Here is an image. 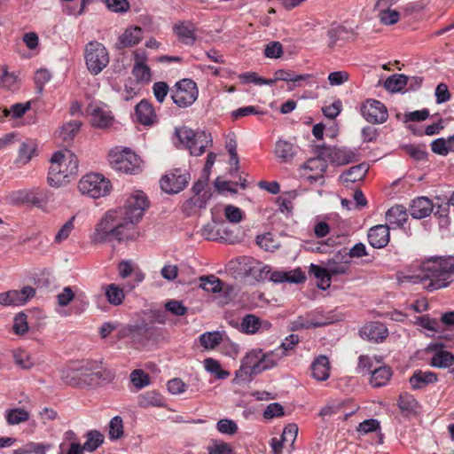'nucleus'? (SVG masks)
Segmentation results:
<instances>
[{
    "label": "nucleus",
    "mask_w": 454,
    "mask_h": 454,
    "mask_svg": "<svg viewBox=\"0 0 454 454\" xmlns=\"http://www.w3.org/2000/svg\"><path fill=\"white\" fill-rule=\"evenodd\" d=\"M111 184L108 179L100 174H88L78 183L79 191L91 198L98 199L109 194Z\"/></svg>",
    "instance_id": "nucleus-9"
},
{
    "label": "nucleus",
    "mask_w": 454,
    "mask_h": 454,
    "mask_svg": "<svg viewBox=\"0 0 454 454\" xmlns=\"http://www.w3.org/2000/svg\"><path fill=\"white\" fill-rule=\"evenodd\" d=\"M256 244L265 251L273 252L279 247V242L275 239L272 233H265L256 238Z\"/></svg>",
    "instance_id": "nucleus-49"
},
{
    "label": "nucleus",
    "mask_w": 454,
    "mask_h": 454,
    "mask_svg": "<svg viewBox=\"0 0 454 454\" xmlns=\"http://www.w3.org/2000/svg\"><path fill=\"white\" fill-rule=\"evenodd\" d=\"M5 419L9 425H18L29 419V412L23 408L10 409L6 411Z\"/></svg>",
    "instance_id": "nucleus-43"
},
{
    "label": "nucleus",
    "mask_w": 454,
    "mask_h": 454,
    "mask_svg": "<svg viewBox=\"0 0 454 454\" xmlns=\"http://www.w3.org/2000/svg\"><path fill=\"white\" fill-rule=\"evenodd\" d=\"M392 375L393 371L390 366H380L372 372L370 383L373 387H384L389 382Z\"/></svg>",
    "instance_id": "nucleus-30"
},
{
    "label": "nucleus",
    "mask_w": 454,
    "mask_h": 454,
    "mask_svg": "<svg viewBox=\"0 0 454 454\" xmlns=\"http://www.w3.org/2000/svg\"><path fill=\"white\" fill-rule=\"evenodd\" d=\"M82 387H93L111 381L114 373L103 367L99 361H83L77 364Z\"/></svg>",
    "instance_id": "nucleus-4"
},
{
    "label": "nucleus",
    "mask_w": 454,
    "mask_h": 454,
    "mask_svg": "<svg viewBox=\"0 0 454 454\" xmlns=\"http://www.w3.org/2000/svg\"><path fill=\"white\" fill-rule=\"evenodd\" d=\"M190 180V174L184 168H174L160 179V188L167 193H177L183 191Z\"/></svg>",
    "instance_id": "nucleus-11"
},
{
    "label": "nucleus",
    "mask_w": 454,
    "mask_h": 454,
    "mask_svg": "<svg viewBox=\"0 0 454 454\" xmlns=\"http://www.w3.org/2000/svg\"><path fill=\"white\" fill-rule=\"evenodd\" d=\"M223 283L215 275L202 276L200 278V287L208 293H220Z\"/></svg>",
    "instance_id": "nucleus-39"
},
{
    "label": "nucleus",
    "mask_w": 454,
    "mask_h": 454,
    "mask_svg": "<svg viewBox=\"0 0 454 454\" xmlns=\"http://www.w3.org/2000/svg\"><path fill=\"white\" fill-rule=\"evenodd\" d=\"M13 357L15 364L19 365L21 369L28 370L32 368L35 364V362L31 355L26 350L19 349L14 351Z\"/></svg>",
    "instance_id": "nucleus-52"
},
{
    "label": "nucleus",
    "mask_w": 454,
    "mask_h": 454,
    "mask_svg": "<svg viewBox=\"0 0 454 454\" xmlns=\"http://www.w3.org/2000/svg\"><path fill=\"white\" fill-rule=\"evenodd\" d=\"M390 227L387 224H378L369 229L367 239L374 248H383L390 240Z\"/></svg>",
    "instance_id": "nucleus-18"
},
{
    "label": "nucleus",
    "mask_w": 454,
    "mask_h": 454,
    "mask_svg": "<svg viewBox=\"0 0 454 454\" xmlns=\"http://www.w3.org/2000/svg\"><path fill=\"white\" fill-rule=\"evenodd\" d=\"M367 254H368L365 246L363 243L359 242L356 243L348 251H347V248H343L338 253L336 257L338 259L340 257V260H343L346 256H348L349 258H361L366 256Z\"/></svg>",
    "instance_id": "nucleus-48"
},
{
    "label": "nucleus",
    "mask_w": 454,
    "mask_h": 454,
    "mask_svg": "<svg viewBox=\"0 0 454 454\" xmlns=\"http://www.w3.org/2000/svg\"><path fill=\"white\" fill-rule=\"evenodd\" d=\"M238 262L240 269L247 275H250L257 280L270 278V274L273 272L269 265L258 262L252 257L244 256L239 258Z\"/></svg>",
    "instance_id": "nucleus-15"
},
{
    "label": "nucleus",
    "mask_w": 454,
    "mask_h": 454,
    "mask_svg": "<svg viewBox=\"0 0 454 454\" xmlns=\"http://www.w3.org/2000/svg\"><path fill=\"white\" fill-rule=\"evenodd\" d=\"M106 296L109 303L120 305L124 299V292L117 285L110 284L106 287Z\"/></svg>",
    "instance_id": "nucleus-47"
},
{
    "label": "nucleus",
    "mask_w": 454,
    "mask_h": 454,
    "mask_svg": "<svg viewBox=\"0 0 454 454\" xmlns=\"http://www.w3.org/2000/svg\"><path fill=\"white\" fill-rule=\"evenodd\" d=\"M197 84L191 79L177 82L171 90V98L179 107H188L198 98Z\"/></svg>",
    "instance_id": "nucleus-10"
},
{
    "label": "nucleus",
    "mask_w": 454,
    "mask_h": 454,
    "mask_svg": "<svg viewBox=\"0 0 454 454\" xmlns=\"http://www.w3.org/2000/svg\"><path fill=\"white\" fill-rule=\"evenodd\" d=\"M78 170V160L68 150L56 152L51 159L48 183L51 186L59 187L69 182V177Z\"/></svg>",
    "instance_id": "nucleus-3"
},
{
    "label": "nucleus",
    "mask_w": 454,
    "mask_h": 454,
    "mask_svg": "<svg viewBox=\"0 0 454 454\" xmlns=\"http://www.w3.org/2000/svg\"><path fill=\"white\" fill-rule=\"evenodd\" d=\"M242 361L246 364L247 368L252 370L254 374H259L263 372L262 349L251 350L246 355Z\"/></svg>",
    "instance_id": "nucleus-33"
},
{
    "label": "nucleus",
    "mask_w": 454,
    "mask_h": 454,
    "mask_svg": "<svg viewBox=\"0 0 454 454\" xmlns=\"http://www.w3.org/2000/svg\"><path fill=\"white\" fill-rule=\"evenodd\" d=\"M362 116L370 123H383L387 120L388 114L383 103L376 99H367L361 106Z\"/></svg>",
    "instance_id": "nucleus-12"
},
{
    "label": "nucleus",
    "mask_w": 454,
    "mask_h": 454,
    "mask_svg": "<svg viewBox=\"0 0 454 454\" xmlns=\"http://www.w3.org/2000/svg\"><path fill=\"white\" fill-rule=\"evenodd\" d=\"M132 74L139 82H149L151 81V69L147 65H134Z\"/></svg>",
    "instance_id": "nucleus-58"
},
{
    "label": "nucleus",
    "mask_w": 454,
    "mask_h": 454,
    "mask_svg": "<svg viewBox=\"0 0 454 454\" xmlns=\"http://www.w3.org/2000/svg\"><path fill=\"white\" fill-rule=\"evenodd\" d=\"M31 108V102L26 103H16L12 105L9 109L4 110V116H12V118H20L25 113Z\"/></svg>",
    "instance_id": "nucleus-55"
},
{
    "label": "nucleus",
    "mask_w": 454,
    "mask_h": 454,
    "mask_svg": "<svg viewBox=\"0 0 454 454\" xmlns=\"http://www.w3.org/2000/svg\"><path fill=\"white\" fill-rule=\"evenodd\" d=\"M137 404L144 409L150 407H164L165 399L160 393L154 390H149L137 396Z\"/></svg>",
    "instance_id": "nucleus-29"
},
{
    "label": "nucleus",
    "mask_w": 454,
    "mask_h": 454,
    "mask_svg": "<svg viewBox=\"0 0 454 454\" xmlns=\"http://www.w3.org/2000/svg\"><path fill=\"white\" fill-rule=\"evenodd\" d=\"M123 435V423L120 416L114 417L109 424V438L111 440L120 439Z\"/></svg>",
    "instance_id": "nucleus-56"
},
{
    "label": "nucleus",
    "mask_w": 454,
    "mask_h": 454,
    "mask_svg": "<svg viewBox=\"0 0 454 454\" xmlns=\"http://www.w3.org/2000/svg\"><path fill=\"white\" fill-rule=\"evenodd\" d=\"M143 38V31L139 27H133L127 28L124 33L119 37L116 43L117 49H123L132 47L139 43Z\"/></svg>",
    "instance_id": "nucleus-27"
},
{
    "label": "nucleus",
    "mask_w": 454,
    "mask_h": 454,
    "mask_svg": "<svg viewBox=\"0 0 454 454\" xmlns=\"http://www.w3.org/2000/svg\"><path fill=\"white\" fill-rule=\"evenodd\" d=\"M391 6L380 7L379 18L384 25H394L400 20V12L390 9Z\"/></svg>",
    "instance_id": "nucleus-45"
},
{
    "label": "nucleus",
    "mask_w": 454,
    "mask_h": 454,
    "mask_svg": "<svg viewBox=\"0 0 454 454\" xmlns=\"http://www.w3.org/2000/svg\"><path fill=\"white\" fill-rule=\"evenodd\" d=\"M270 280L274 283H292L300 284L306 280L305 273L301 269L291 270H274L270 277Z\"/></svg>",
    "instance_id": "nucleus-20"
},
{
    "label": "nucleus",
    "mask_w": 454,
    "mask_h": 454,
    "mask_svg": "<svg viewBox=\"0 0 454 454\" xmlns=\"http://www.w3.org/2000/svg\"><path fill=\"white\" fill-rule=\"evenodd\" d=\"M409 82V76L403 74H395L389 76L385 82V88L392 92L402 91Z\"/></svg>",
    "instance_id": "nucleus-40"
},
{
    "label": "nucleus",
    "mask_w": 454,
    "mask_h": 454,
    "mask_svg": "<svg viewBox=\"0 0 454 454\" xmlns=\"http://www.w3.org/2000/svg\"><path fill=\"white\" fill-rule=\"evenodd\" d=\"M343 25H333L326 32L328 37L327 49L333 51L339 40H342L341 33L344 32Z\"/></svg>",
    "instance_id": "nucleus-53"
},
{
    "label": "nucleus",
    "mask_w": 454,
    "mask_h": 454,
    "mask_svg": "<svg viewBox=\"0 0 454 454\" xmlns=\"http://www.w3.org/2000/svg\"><path fill=\"white\" fill-rule=\"evenodd\" d=\"M438 381V376L435 372L430 371L415 370L409 379V382L413 390L426 388L428 385Z\"/></svg>",
    "instance_id": "nucleus-21"
},
{
    "label": "nucleus",
    "mask_w": 454,
    "mask_h": 454,
    "mask_svg": "<svg viewBox=\"0 0 454 454\" xmlns=\"http://www.w3.org/2000/svg\"><path fill=\"white\" fill-rule=\"evenodd\" d=\"M408 220L406 207L403 205H395L386 213V221L390 229L403 228V224Z\"/></svg>",
    "instance_id": "nucleus-24"
},
{
    "label": "nucleus",
    "mask_w": 454,
    "mask_h": 454,
    "mask_svg": "<svg viewBox=\"0 0 454 454\" xmlns=\"http://www.w3.org/2000/svg\"><path fill=\"white\" fill-rule=\"evenodd\" d=\"M176 136L193 156H200L205 153L206 148L212 145L210 134L205 131L195 132L186 127L176 129Z\"/></svg>",
    "instance_id": "nucleus-5"
},
{
    "label": "nucleus",
    "mask_w": 454,
    "mask_h": 454,
    "mask_svg": "<svg viewBox=\"0 0 454 454\" xmlns=\"http://www.w3.org/2000/svg\"><path fill=\"white\" fill-rule=\"evenodd\" d=\"M87 113L90 116V122L94 127L106 129L113 123L114 116L112 113L104 107L90 104L87 107Z\"/></svg>",
    "instance_id": "nucleus-17"
},
{
    "label": "nucleus",
    "mask_w": 454,
    "mask_h": 454,
    "mask_svg": "<svg viewBox=\"0 0 454 454\" xmlns=\"http://www.w3.org/2000/svg\"><path fill=\"white\" fill-rule=\"evenodd\" d=\"M130 380L137 388H142L150 384V379L148 374H146L144 371L138 369L134 370L130 373Z\"/></svg>",
    "instance_id": "nucleus-60"
},
{
    "label": "nucleus",
    "mask_w": 454,
    "mask_h": 454,
    "mask_svg": "<svg viewBox=\"0 0 454 454\" xmlns=\"http://www.w3.org/2000/svg\"><path fill=\"white\" fill-rule=\"evenodd\" d=\"M450 206L449 202L446 205H438L435 208L434 215L438 218L440 227H447L450 224Z\"/></svg>",
    "instance_id": "nucleus-59"
},
{
    "label": "nucleus",
    "mask_w": 454,
    "mask_h": 454,
    "mask_svg": "<svg viewBox=\"0 0 454 454\" xmlns=\"http://www.w3.org/2000/svg\"><path fill=\"white\" fill-rule=\"evenodd\" d=\"M419 277L427 291H434L450 285L454 274L453 256H434L421 262Z\"/></svg>",
    "instance_id": "nucleus-2"
},
{
    "label": "nucleus",
    "mask_w": 454,
    "mask_h": 454,
    "mask_svg": "<svg viewBox=\"0 0 454 454\" xmlns=\"http://www.w3.org/2000/svg\"><path fill=\"white\" fill-rule=\"evenodd\" d=\"M208 454H234L231 444L225 442H215L207 447Z\"/></svg>",
    "instance_id": "nucleus-64"
},
{
    "label": "nucleus",
    "mask_w": 454,
    "mask_h": 454,
    "mask_svg": "<svg viewBox=\"0 0 454 454\" xmlns=\"http://www.w3.org/2000/svg\"><path fill=\"white\" fill-rule=\"evenodd\" d=\"M109 163L113 168L126 174L135 175L141 171V160L129 149L113 150L109 153Z\"/></svg>",
    "instance_id": "nucleus-8"
},
{
    "label": "nucleus",
    "mask_w": 454,
    "mask_h": 454,
    "mask_svg": "<svg viewBox=\"0 0 454 454\" xmlns=\"http://www.w3.org/2000/svg\"><path fill=\"white\" fill-rule=\"evenodd\" d=\"M433 202L427 197H418L410 205V214L415 219L425 218L434 211Z\"/></svg>",
    "instance_id": "nucleus-23"
},
{
    "label": "nucleus",
    "mask_w": 454,
    "mask_h": 454,
    "mask_svg": "<svg viewBox=\"0 0 454 454\" xmlns=\"http://www.w3.org/2000/svg\"><path fill=\"white\" fill-rule=\"evenodd\" d=\"M150 206L146 194L135 191L127 198L123 207L108 210L95 226L90 240L94 244L125 241L138 235L136 224Z\"/></svg>",
    "instance_id": "nucleus-1"
},
{
    "label": "nucleus",
    "mask_w": 454,
    "mask_h": 454,
    "mask_svg": "<svg viewBox=\"0 0 454 454\" xmlns=\"http://www.w3.org/2000/svg\"><path fill=\"white\" fill-rule=\"evenodd\" d=\"M332 370L330 358L325 355L314 357V380L325 381L329 379Z\"/></svg>",
    "instance_id": "nucleus-26"
},
{
    "label": "nucleus",
    "mask_w": 454,
    "mask_h": 454,
    "mask_svg": "<svg viewBox=\"0 0 454 454\" xmlns=\"http://www.w3.org/2000/svg\"><path fill=\"white\" fill-rule=\"evenodd\" d=\"M205 369L214 374L219 380L226 379L230 372L221 368L220 363L214 358H207L204 360Z\"/></svg>",
    "instance_id": "nucleus-50"
},
{
    "label": "nucleus",
    "mask_w": 454,
    "mask_h": 454,
    "mask_svg": "<svg viewBox=\"0 0 454 454\" xmlns=\"http://www.w3.org/2000/svg\"><path fill=\"white\" fill-rule=\"evenodd\" d=\"M362 338L376 343L382 342L388 336V330L380 322H370L360 330Z\"/></svg>",
    "instance_id": "nucleus-19"
},
{
    "label": "nucleus",
    "mask_w": 454,
    "mask_h": 454,
    "mask_svg": "<svg viewBox=\"0 0 454 454\" xmlns=\"http://www.w3.org/2000/svg\"><path fill=\"white\" fill-rule=\"evenodd\" d=\"M209 198L210 194L207 192H204L202 194H194L184 202L182 206L183 211L186 215H191L195 208L200 209L205 207Z\"/></svg>",
    "instance_id": "nucleus-34"
},
{
    "label": "nucleus",
    "mask_w": 454,
    "mask_h": 454,
    "mask_svg": "<svg viewBox=\"0 0 454 454\" xmlns=\"http://www.w3.org/2000/svg\"><path fill=\"white\" fill-rule=\"evenodd\" d=\"M216 428L221 434L233 435L238 431L237 424L228 419H220L216 424Z\"/></svg>",
    "instance_id": "nucleus-62"
},
{
    "label": "nucleus",
    "mask_w": 454,
    "mask_h": 454,
    "mask_svg": "<svg viewBox=\"0 0 454 454\" xmlns=\"http://www.w3.org/2000/svg\"><path fill=\"white\" fill-rule=\"evenodd\" d=\"M358 153L356 150L347 148H336L333 154V164L346 165L358 160Z\"/></svg>",
    "instance_id": "nucleus-38"
},
{
    "label": "nucleus",
    "mask_w": 454,
    "mask_h": 454,
    "mask_svg": "<svg viewBox=\"0 0 454 454\" xmlns=\"http://www.w3.org/2000/svg\"><path fill=\"white\" fill-rule=\"evenodd\" d=\"M87 441L83 444L86 451L93 452L104 442V435L98 430H90L86 434Z\"/></svg>",
    "instance_id": "nucleus-42"
},
{
    "label": "nucleus",
    "mask_w": 454,
    "mask_h": 454,
    "mask_svg": "<svg viewBox=\"0 0 454 454\" xmlns=\"http://www.w3.org/2000/svg\"><path fill=\"white\" fill-rule=\"evenodd\" d=\"M283 357L284 351H282L280 348H276L269 353L262 352L263 371L276 366Z\"/></svg>",
    "instance_id": "nucleus-46"
},
{
    "label": "nucleus",
    "mask_w": 454,
    "mask_h": 454,
    "mask_svg": "<svg viewBox=\"0 0 454 454\" xmlns=\"http://www.w3.org/2000/svg\"><path fill=\"white\" fill-rule=\"evenodd\" d=\"M174 34L185 44H192L196 40L195 26L189 21L180 22L173 27Z\"/></svg>",
    "instance_id": "nucleus-28"
},
{
    "label": "nucleus",
    "mask_w": 454,
    "mask_h": 454,
    "mask_svg": "<svg viewBox=\"0 0 454 454\" xmlns=\"http://www.w3.org/2000/svg\"><path fill=\"white\" fill-rule=\"evenodd\" d=\"M416 404L417 402L411 395L405 393L399 395L397 405L403 413L410 414L414 411Z\"/></svg>",
    "instance_id": "nucleus-54"
},
{
    "label": "nucleus",
    "mask_w": 454,
    "mask_h": 454,
    "mask_svg": "<svg viewBox=\"0 0 454 454\" xmlns=\"http://www.w3.org/2000/svg\"><path fill=\"white\" fill-rule=\"evenodd\" d=\"M454 363V355L447 350H436L431 357L430 364L437 368H449Z\"/></svg>",
    "instance_id": "nucleus-37"
},
{
    "label": "nucleus",
    "mask_w": 454,
    "mask_h": 454,
    "mask_svg": "<svg viewBox=\"0 0 454 454\" xmlns=\"http://www.w3.org/2000/svg\"><path fill=\"white\" fill-rule=\"evenodd\" d=\"M274 153L281 162H289L295 156L294 146L286 140L279 139L276 142Z\"/></svg>",
    "instance_id": "nucleus-31"
},
{
    "label": "nucleus",
    "mask_w": 454,
    "mask_h": 454,
    "mask_svg": "<svg viewBox=\"0 0 454 454\" xmlns=\"http://www.w3.org/2000/svg\"><path fill=\"white\" fill-rule=\"evenodd\" d=\"M61 380L73 387H82L81 378L79 376L78 367L67 366L60 371Z\"/></svg>",
    "instance_id": "nucleus-41"
},
{
    "label": "nucleus",
    "mask_w": 454,
    "mask_h": 454,
    "mask_svg": "<svg viewBox=\"0 0 454 454\" xmlns=\"http://www.w3.org/2000/svg\"><path fill=\"white\" fill-rule=\"evenodd\" d=\"M224 340L225 333L219 331L207 332L200 336V345L206 349H214Z\"/></svg>",
    "instance_id": "nucleus-35"
},
{
    "label": "nucleus",
    "mask_w": 454,
    "mask_h": 454,
    "mask_svg": "<svg viewBox=\"0 0 454 454\" xmlns=\"http://www.w3.org/2000/svg\"><path fill=\"white\" fill-rule=\"evenodd\" d=\"M37 144L35 140L27 138L22 141L18 150L15 164L19 167L27 164L36 155Z\"/></svg>",
    "instance_id": "nucleus-25"
},
{
    "label": "nucleus",
    "mask_w": 454,
    "mask_h": 454,
    "mask_svg": "<svg viewBox=\"0 0 454 454\" xmlns=\"http://www.w3.org/2000/svg\"><path fill=\"white\" fill-rule=\"evenodd\" d=\"M270 323L268 321H261L259 317L254 315H247L241 322V329L244 333L254 334L261 328L268 329Z\"/></svg>",
    "instance_id": "nucleus-32"
},
{
    "label": "nucleus",
    "mask_w": 454,
    "mask_h": 454,
    "mask_svg": "<svg viewBox=\"0 0 454 454\" xmlns=\"http://www.w3.org/2000/svg\"><path fill=\"white\" fill-rule=\"evenodd\" d=\"M35 291L31 286H25L21 290H10L0 294V305L21 306L34 297Z\"/></svg>",
    "instance_id": "nucleus-16"
},
{
    "label": "nucleus",
    "mask_w": 454,
    "mask_h": 454,
    "mask_svg": "<svg viewBox=\"0 0 454 454\" xmlns=\"http://www.w3.org/2000/svg\"><path fill=\"white\" fill-rule=\"evenodd\" d=\"M335 149L325 144L314 145V170H319V173L314 174V182L317 181V176H323L328 168V162L333 163Z\"/></svg>",
    "instance_id": "nucleus-13"
},
{
    "label": "nucleus",
    "mask_w": 454,
    "mask_h": 454,
    "mask_svg": "<svg viewBox=\"0 0 454 454\" xmlns=\"http://www.w3.org/2000/svg\"><path fill=\"white\" fill-rule=\"evenodd\" d=\"M369 170V165L365 162L349 168L342 174L345 182L355 183L363 180Z\"/></svg>",
    "instance_id": "nucleus-36"
},
{
    "label": "nucleus",
    "mask_w": 454,
    "mask_h": 454,
    "mask_svg": "<svg viewBox=\"0 0 454 454\" xmlns=\"http://www.w3.org/2000/svg\"><path fill=\"white\" fill-rule=\"evenodd\" d=\"M321 111L330 122L328 126L323 122L314 124V138L323 140L325 132L326 137L335 138L338 135L336 118L342 111L341 100L335 99L331 105L322 106Z\"/></svg>",
    "instance_id": "nucleus-6"
},
{
    "label": "nucleus",
    "mask_w": 454,
    "mask_h": 454,
    "mask_svg": "<svg viewBox=\"0 0 454 454\" xmlns=\"http://www.w3.org/2000/svg\"><path fill=\"white\" fill-rule=\"evenodd\" d=\"M17 76L12 73H9L7 68L3 67L2 74H0V85L8 90H15L17 88Z\"/></svg>",
    "instance_id": "nucleus-57"
},
{
    "label": "nucleus",
    "mask_w": 454,
    "mask_h": 454,
    "mask_svg": "<svg viewBox=\"0 0 454 454\" xmlns=\"http://www.w3.org/2000/svg\"><path fill=\"white\" fill-rule=\"evenodd\" d=\"M314 278L317 279V286L319 289L325 291L330 287L332 275L325 268L314 264Z\"/></svg>",
    "instance_id": "nucleus-44"
},
{
    "label": "nucleus",
    "mask_w": 454,
    "mask_h": 454,
    "mask_svg": "<svg viewBox=\"0 0 454 454\" xmlns=\"http://www.w3.org/2000/svg\"><path fill=\"white\" fill-rule=\"evenodd\" d=\"M51 192L43 188L18 191L13 193V200L17 202L29 203L37 207H43L51 198Z\"/></svg>",
    "instance_id": "nucleus-14"
},
{
    "label": "nucleus",
    "mask_w": 454,
    "mask_h": 454,
    "mask_svg": "<svg viewBox=\"0 0 454 454\" xmlns=\"http://www.w3.org/2000/svg\"><path fill=\"white\" fill-rule=\"evenodd\" d=\"M81 125L82 122L80 121H72L63 125L59 134L61 138L66 142L73 140L78 133Z\"/></svg>",
    "instance_id": "nucleus-51"
},
{
    "label": "nucleus",
    "mask_w": 454,
    "mask_h": 454,
    "mask_svg": "<svg viewBox=\"0 0 454 454\" xmlns=\"http://www.w3.org/2000/svg\"><path fill=\"white\" fill-rule=\"evenodd\" d=\"M325 270L333 276L345 275L349 272L348 262H337L329 261Z\"/></svg>",
    "instance_id": "nucleus-61"
},
{
    "label": "nucleus",
    "mask_w": 454,
    "mask_h": 454,
    "mask_svg": "<svg viewBox=\"0 0 454 454\" xmlns=\"http://www.w3.org/2000/svg\"><path fill=\"white\" fill-rule=\"evenodd\" d=\"M74 287L65 286L57 295V301L59 306L66 307L70 304V302L74 299Z\"/></svg>",
    "instance_id": "nucleus-63"
},
{
    "label": "nucleus",
    "mask_w": 454,
    "mask_h": 454,
    "mask_svg": "<svg viewBox=\"0 0 454 454\" xmlns=\"http://www.w3.org/2000/svg\"><path fill=\"white\" fill-rule=\"evenodd\" d=\"M85 63L89 72L97 75L109 63V54L106 48L97 41H91L85 46Z\"/></svg>",
    "instance_id": "nucleus-7"
},
{
    "label": "nucleus",
    "mask_w": 454,
    "mask_h": 454,
    "mask_svg": "<svg viewBox=\"0 0 454 454\" xmlns=\"http://www.w3.org/2000/svg\"><path fill=\"white\" fill-rule=\"evenodd\" d=\"M135 115L137 121L145 126L153 124L157 120L153 105L145 99L141 100L136 106Z\"/></svg>",
    "instance_id": "nucleus-22"
}]
</instances>
